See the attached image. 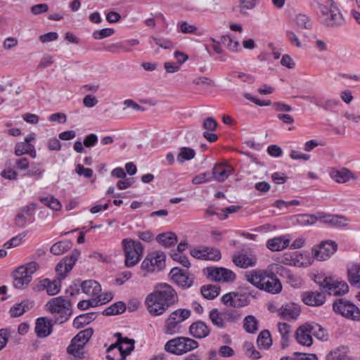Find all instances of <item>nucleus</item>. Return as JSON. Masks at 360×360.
Masks as SVG:
<instances>
[{"mask_svg":"<svg viewBox=\"0 0 360 360\" xmlns=\"http://www.w3.org/2000/svg\"><path fill=\"white\" fill-rule=\"evenodd\" d=\"M178 300L176 290L171 285L162 283L146 296L145 304L150 314L156 316L163 314Z\"/></svg>","mask_w":360,"mask_h":360,"instance_id":"nucleus-1","label":"nucleus"},{"mask_svg":"<svg viewBox=\"0 0 360 360\" xmlns=\"http://www.w3.org/2000/svg\"><path fill=\"white\" fill-rule=\"evenodd\" d=\"M46 311L54 316L55 323H63L72 314L71 302L63 296L50 299L45 304Z\"/></svg>","mask_w":360,"mask_h":360,"instance_id":"nucleus-2","label":"nucleus"},{"mask_svg":"<svg viewBox=\"0 0 360 360\" xmlns=\"http://www.w3.org/2000/svg\"><path fill=\"white\" fill-rule=\"evenodd\" d=\"M199 347L198 341L188 337L179 336L168 340L165 345V350L170 354L182 356Z\"/></svg>","mask_w":360,"mask_h":360,"instance_id":"nucleus-3","label":"nucleus"},{"mask_svg":"<svg viewBox=\"0 0 360 360\" xmlns=\"http://www.w3.org/2000/svg\"><path fill=\"white\" fill-rule=\"evenodd\" d=\"M322 23L328 27H338L345 23V19L334 0H327L326 4H319Z\"/></svg>","mask_w":360,"mask_h":360,"instance_id":"nucleus-4","label":"nucleus"},{"mask_svg":"<svg viewBox=\"0 0 360 360\" xmlns=\"http://www.w3.org/2000/svg\"><path fill=\"white\" fill-rule=\"evenodd\" d=\"M93 333V328H88L79 332L72 339L67 347V353L73 356V360H82L84 358V347L92 337Z\"/></svg>","mask_w":360,"mask_h":360,"instance_id":"nucleus-5","label":"nucleus"},{"mask_svg":"<svg viewBox=\"0 0 360 360\" xmlns=\"http://www.w3.org/2000/svg\"><path fill=\"white\" fill-rule=\"evenodd\" d=\"M39 267L36 262H30L17 268L13 273V286L18 289L26 288Z\"/></svg>","mask_w":360,"mask_h":360,"instance_id":"nucleus-6","label":"nucleus"},{"mask_svg":"<svg viewBox=\"0 0 360 360\" xmlns=\"http://www.w3.org/2000/svg\"><path fill=\"white\" fill-rule=\"evenodd\" d=\"M114 336L117 338V342L107 349L106 358L108 360H115V356H111L110 353L117 349L120 356L119 360H125L126 356L134 350L135 341L133 339L123 338L120 333H115Z\"/></svg>","mask_w":360,"mask_h":360,"instance_id":"nucleus-7","label":"nucleus"},{"mask_svg":"<svg viewBox=\"0 0 360 360\" xmlns=\"http://www.w3.org/2000/svg\"><path fill=\"white\" fill-rule=\"evenodd\" d=\"M191 311L187 309H178L172 311L165 320L164 332L168 335H174L179 332L180 323L191 316Z\"/></svg>","mask_w":360,"mask_h":360,"instance_id":"nucleus-8","label":"nucleus"},{"mask_svg":"<svg viewBox=\"0 0 360 360\" xmlns=\"http://www.w3.org/2000/svg\"><path fill=\"white\" fill-rule=\"evenodd\" d=\"M122 243L125 255V265L127 267L136 265L143 254L142 244L128 238L123 239Z\"/></svg>","mask_w":360,"mask_h":360,"instance_id":"nucleus-9","label":"nucleus"},{"mask_svg":"<svg viewBox=\"0 0 360 360\" xmlns=\"http://www.w3.org/2000/svg\"><path fill=\"white\" fill-rule=\"evenodd\" d=\"M165 254L162 251L149 252L141 263V267L148 272L161 271L165 266Z\"/></svg>","mask_w":360,"mask_h":360,"instance_id":"nucleus-10","label":"nucleus"},{"mask_svg":"<svg viewBox=\"0 0 360 360\" xmlns=\"http://www.w3.org/2000/svg\"><path fill=\"white\" fill-rule=\"evenodd\" d=\"M333 307L335 313L347 319L360 321L359 309L348 300L340 298L334 302Z\"/></svg>","mask_w":360,"mask_h":360,"instance_id":"nucleus-11","label":"nucleus"},{"mask_svg":"<svg viewBox=\"0 0 360 360\" xmlns=\"http://www.w3.org/2000/svg\"><path fill=\"white\" fill-rule=\"evenodd\" d=\"M320 288L325 290L329 295H342L349 290V286L345 281H338L332 278L326 277L320 282Z\"/></svg>","mask_w":360,"mask_h":360,"instance_id":"nucleus-12","label":"nucleus"},{"mask_svg":"<svg viewBox=\"0 0 360 360\" xmlns=\"http://www.w3.org/2000/svg\"><path fill=\"white\" fill-rule=\"evenodd\" d=\"M207 277L217 282H233L236 279V274L230 269L223 267H207Z\"/></svg>","mask_w":360,"mask_h":360,"instance_id":"nucleus-13","label":"nucleus"},{"mask_svg":"<svg viewBox=\"0 0 360 360\" xmlns=\"http://www.w3.org/2000/svg\"><path fill=\"white\" fill-rule=\"evenodd\" d=\"M337 248L338 245L335 242L332 240L323 241L319 246L313 248V255L319 261H325L336 252Z\"/></svg>","mask_w":360,"mask_h":360,"instance_id":"nucleus-14","label":"nucleus"},{"mask_svg":"<svg viewBox=\"0 0 360 360\" xmlns=\"http://www.w3.org/2000/svg\"><path fill=\"white\" fill-rule=\"evenodd\" d=\"M226 307L235 308L243 307L249 304V300L245 294L238 292H231L224 295L221 299Z\"/></svg>","mask_w":360,"mask_h":360,"instance_id":"nucleus-15","label":"nucleus"},{"mask_svg":"<svg viewBox=\"0 0 360 360\" xmlns=\"http://www.w3.org/2000/svg\"><path fill=\"white\" fill-rule=\"evenodd\" d=\"M271 271L272 272L270 274H266L260 290L271 294H278L282 290V285L280 280L276 276V272Z\"/></svg>","mask_w":360,"mask_h":360,"instance_id":"nucleus-16","label":"nucleus"},{"mask_svg":"<svg viewBox=\"0 0 360 360\" xmlns=\"http://www.w3.org/2000/svg\"><path fill=\"white\" fill-rule=\"evenodd\" d=\"M270 266L271 270H273L276 274L286 278L287 282L292 287L299 288L301 286V279L293 275L288 268L278 264H273Z\"/></svg>","mask_w":360,"mask_h":360,"instance_id":"nucleus-17","label":"nucleus"},{"mask_svg":"<svg viewBox=\"0 0 360 360\" xmlns=\"http://www.w3.org/2000/svg\"><path fill=\"white\" fill-rule=\"evenodd\" d=\"M309 323L300 326L295 332V339L303 346L309 347L313 344L312 333Z\"/></svg>","mask_w":360,"mask_h":360,"instance_id":"nucleus-18","label":"nucleus"},{"mask_svg":"<svg viewBox=\"0 0 360 360\" xmlns=\"http://www.w3.org/2000/svg\"><path fill=\"white\" fill-rule=\"evenodd\" d=\"M172 281L182 288H190L193 284V279L179 267H174L169 272Z\"/></svg>","mask_w":360,"mask_h":360,"instance_id":"nucleus-19","label":"nucleus"},{"mask_svg":"<svg viewBox=\"0 0 360 360\" xmlns=\"http://www.w3.org/2000/svg\"><path fill=\"white\" fill-rule=\"evenodd\" d=\"M300 307L293 302L283 304L278 310V316L288 321L296 320L300 316Z\"/></svg>","mask_w":360,"mask_h":360,"instance_id":"nucleus-20","label":"nucleus"},{"mask_svg":"<svg viewBox=\"0 0 360 360\" xmlns=\"http://www.w3.org/2000/svg\"><path fill=\"white\" fill-rule=\"evenodd\" d=\"M233 169L231 165L226 164H216L212 171V180L219 182L224 181L231 174Z\"/></svg>","mask_w":360,"mask_h":360,"instance_id":"nucleus-21","label":"nucleus"},{"mask_svg":"<svg viewBox=\"0 0 360 360\" xmlns=\"http://www.w3.org/2000/svg\"><path fill=\"white\" fill-rule=\"evenodd\" d=\"M302 302L309 306L319 307L325 303V295L318 291H307L302 295Z\"/></svg>","mask_w":360,"mask_h":360,"instance_id":"nucleus-22","label":"nucleus"},{"mask_svg":"<svg viewBox=\"0 0 360 360\" xmlns=\"http://www.w3.org/2000/svg\"><path fill=\"white\" fill-rule=\"evenodd\" d=\"M330 176L338 184H345L350 179H356V176L346 167H342L340 169H332L330 172Z\"/></svg>","mask_w":360,"mask_h":360,"instance_id":"nucleus-23","label":"nucleus"},{"mask_svg":"<svg viewBox=\"0 0 360 360\" xmlns=\"http://www.w3.org/2000/svg\"><path fill=\"white\" fill-rule=\"evenodd\" d=\"M52 321L46 317H41L37 319L35 323V333L39 338H46L49 336L53 330Z\"/></svg>","mask_w":360,"mask_h":360,"instance_id":"nucleus-24","label":"nucleus"},{"mask_svg":"<svg viewBox=\"0 0 360 360\" xmlns=\"http://www.w3.org/2000/svg\"><path fill=\"white\" fill-rule=\"evenodd\" d=\"M319 220L324 224L336 228L344 227L348 224V219L342 215L320 214Z\"/></svg>","mask_w":360,"mask_h":360,"instance_id":"nucleus-25","label":"nucleus"},{"mask_svg":"<svg viewBox=\"0 0 360 360\" xmlns=\"http://www.w3.org/2000/svg\"><path fill=\"white\" fill-rule=\"evenodd\" d=\"M210 333V328L202 321L194 322L189 327V334L195 338H205L209 335Z\"/></svg>","mask_w":360,"mask_h":360,"instance_id":"nucleus-26","label":"nucleus"},{"mask_svg":"<svg viewBox=\"0 0 360 360\" xmlns=\"http://www.w3.org/2000/svg\"><path fill=\"white\" fill-rule=\"evenodd\" d=\"M257 259L256 256L252 255L240 254L234 256L233 258V263L240 268L246 269L254 266L257 264Z\"/></svg>","mask_w":360,"mask_h":360,"instance_id":"nucleus-27","label":"nucleus"},{"mask_svg":"<svg viewBox=\"0 0 360 360\" xmlns=\"http://www.w3.org/2000/svg\"><path fill=\"white\" fill-rule=\"evenodd\" d=\"M290 241L285 236L275 237L268 240L266 247L271 251H281L289 245Z\"/></svg>","mask_w":360,"mask_h":360,"instance_id":"nucleus-28","label":"nucleus"},{"mask_svg":"<svg viewBox=\"0 0 360 360\" xmlns=\"http://www.w3.org/2000/svg\"><path fill=\"white\" fill-rule=\"evenodd\" d=\"M36 204L32 203L20 208L15 217V223L18 226H23L27 219L32 216L36 209Z\"/></svg>","mask_w":360,"mask_h":360,"instance_id":"nucleus-29","label":"nucleus"},{"mask_svg":"<svg viewBox=\"0 0 360 360\" xmlns=\"http://www.w3.org/2000/svg\"><path fill=\"white\" fill-rule=\"evenodd\" d=\"M82 292L89 296H97L101 292V285L94 280L84 281L81 283Z\"/></svg>","mask_w":360,"mask_h":360,"instance_id":"nucleus-30","label":"nucleus"},{"mask_svg":"<svg viewBox=\"0 0 360 360\" xmlns=\"http://www.w3.org/2000/svg\"><path fill=\"white\" fill-rule=\"evenodd\" d=\"M34 306V302L23 300L20 303L15 304L10 309V314L12 317H18L25 312L30 310Z\"/></svg>","mask_w":360,"mask_h":360,"instance_id":"nucleus-31","label":"nucleus"},{"mask_svg":"<svg viewBox=\"0 0 360 360\" xmlns=\"http://www.w3.org/2000/svg\"><path fill=\"white\" fill-rule=\"evenodd\" d=\"M156 240L163 247L170 248L178 242V238L174 233L166 232L158 235Z\"/></svg>","mask_w":360,"mask_h":360,"instance_id":"nucleus-32","label":"nucleus"},{"mask_svg":"<svg viewBox=\"0 0 360 360\" xmlns=\"http://www.w3.org/2000/svg\"><path fill=\"white\" fill-rule=\"evenodd\" d=\"M97 317L96 312H89L77 316L73 321V326L77 329L89 324Z\"/></svg>","mask_w":360,"mask_h":360,"instance_id":"nucleus-33","label":"nucleus"},{"mask_svg":"<svg viewBox=\"0 0 360 360\" xmlns=\"http://www.w3.org/2000/svg\"><path fill=\"white\" fill-rule=\"evenodd\" d=\"M265 275L261 271L252 270L246 273L245 278L250 283L260 289Z\"/></svg>","mask_w":360,"mask_h":360,"instance_id":"nucleus-34","label":"nucleus"},{"mask_svg":"<svg viewBox=\"0 0 360 360\" xmlns=\"http://www.w3.org/2000/svg\"><path fill=\"white\" fill-rule=\"evenodd\" d=\"M220 288L216 285H206L201 287L202 295L207 300H213L219 294Z\"/></svg>","mask_w":360,"mask_h":360,"instance_id":"nucleus-35","label":"nucleus"},{"mask_svg":"<svg viewBox=\"0 0 360 360\" xmlns=\"http://www.w3.org/2000/svg\"><path fill=\"white\" fill-rule=\"evenodd\" d=\"M72 247L70 240H62L54 243L50 248V251L55 255H60L69 250Z\"/></svg>","mask_w":360,"mask_h":360,"instance_id":"nucleus-36","label":"nucleus"},{"mask_svg":"<svg viewBox=\"0 0 360 360\" xmlns=\"http://www.w3.org/2000/svg\"><path fill=\"white\" fill-rule=\"evenodd\" d=\"M327 360H352L347 356V348L345 347H340L330 352L326 356Z\"/></svg>","mask_w":360,"mask_h":360,"instance_id":"nucleus-37","label":"nucleus"},{"mask_svg":"<svg viewBox=\"0 0 360 360\" xmlns=\"http://www.w3.org/2000/svg\"><path fill=\"white\" fill-rule=\"evenodd\" d=\"M348 280L352 285L360 287L359 264H354L348 269Z\"/></svg>","mask_w":360,"mask_h":360,"instance_id":"nucleus-38","label":"nucleus"},{"mask_svg":"<svg viewBox=\"0 0 360 360\" xmlns=\"http://www.w3.org/2000/svg\"><path fill=\"white\" fill-rule=\"evenodd\" d=\"M278 328L281 335V347L284 349L288 345L290 326L286 323H278Z\"/></svg>","mask_w":360,"mask_h":360,"instance_id":"nucleus-39","label":"nucleus"},{"mask_svg":"<svg viewBox=\"0 0 360 360\" xmlns=\"http://www.w3.org/2000/svg\"><path fill=\"white\" fill-rule=\"evenodd\" d=\"M257 343L259 348L268 349L272 344L269 331L262 330L258 335Z\"/></svg>","mask_w":360,"mask_h":360,"instance_id":"nucleus-40","label":"nucleus"},{"mask_svg":"<svg viewBox=\"0 0 360 360\" xmlns=\"http://www.w3.org/2000/svg\"><path fill=\"white\" fill-rule=\"evenodd\" d=\"M195 156V151L189 147H182L179 149V152L176 157V160L179 163L188 161L193 159Z\"/></svg>","mask_w":360,"mask_h":360,"instance_id":"nucleus-41","label":"nucleus"},{"mask_svg":"<svg viewBox=\"0 0 360 360\" xmlns=\"http://www.w3.org/2000/svg\"><path fill=\"white\" fill-rule=\"evenodd\" d=\"M126 310V305L122 302H117L106 308L103 314L105 316L120 314Z\"/></svg>","mask_w":360,"mask_h":360,"instance_id":"nucleus-42","label":"nucleus"},{"mask_svg":"<svg viewBox=\"0 0 360 360\" xmlns=\"http://www.w3.org/2000/svg\"><path fill=\"white\" fill-rule=\"evenodd\" d=\"M301 98L307 100L311 103L315 104L317 106L322 107L325 109H328L333 106H336L338 104V101L334 99H330L325 102L324 104H322L316 97L314 96H300Z\"/></svg>","mask_w":360,"mask_h":360,"instance_id":"nucleus-43","label":"nucleus"},{"mask_svg":"<svg viewBox=\"0 0 360 360\" xmlns=\"http://www.w3.org/2000/svg\"><path fill=\"white\" fill-rule=\"evenodd\" d=\"M209 318L214 326H216L219 328H225V321H224L222 315L219 313L217 309H212L210 311Z\"/></svg>","mask_w":360,"mask_h":360,"instance_id":"nucleus-44","label":"nucleus"},{"mask_svg":"<svg viewBox=\"0 0 360 360\" xmlns=\"http://www.w3.org/2000/svg\"><path fill=\"white\" fill-rule=\"evenodd\" d=\"M311 325V330L312 335L316 337L317 339L321 340H327V333L325 328H323L321 325L316 323H309Z\"/></svg>","mask_w":360,"mask_h":360,"instance_id":"nucleus-45","label":"nucleus"},{"mask_svg":"<svg viewBox=\"0 0 360 360\" xmlns=\"http://www.w3.org/2000/svg\"><path fill=\"white\" fill-rule=\"evenodd\" d=\"M244 329L249 333H255L257 328V321L253 316H248L244 319Z\"/></svg>","mask_w":360,"mask_h":360,"instance_id":"nucleus-46","label":"nucleus"},{"mask_svg":"<svg viewBox=\"0 0 360 360\" xmlns=\"http://www.w3.org/2000/svg\"><path fill=\"white\" fill-rule=\"evenodd\" d=\"M205 260L218 261L221 259L220 251L214 248L204 247Z\"/></svg>","mask_w":360,"mask_h":360,"instance_id":"nucleus-47","label":"nucleus"},{"mask_svg":"<svg viewBox=\"0 0 360 360\" xmlns=\"http://www.w3.org/2000/svg\"><path fill=\"white\" fill-rule=\"evenodd\" d=\"M60 280L55 279L51 281L49 279V283H46V291L49 295H55L60 290Z\"/></svg>","mask_w":360,"mask_h":360,"instance_id":"nucleus-48","label":"nucleus"},{"mask_svg":"<svg viewBox=\"0 0 360 360\" xmlns=\"http://www.w3.org/2000/svg\"><path fill=\"white\" fill-rule=\"evenodd\" d=\"M40 201L53 210L57 211L61 208V204L59 200L53 196L41 197L40 198Z\"/></svg>","mask_w":360,"mask_h":360,"instance_id":"nucleus-49","label":"nucleus"},{"mask_svg":"<svg viewBox=\"0 0 360 360\" xmlns=\"http://www.w3.org/2000/svg\"><path fill=\"white\" fill-rule=\"evenodd\" d=\"M79 255L80 252L77 250H75L70 257H67L64 259V261L62 262L66 265V271H70L72 270Z\"/></svg>","mask_w":360,"mask_h":360,"instance_id":"nucleus-50","label":"nucleus"},{"mask_svg":"<svg viewBox=\"0 0 360 360\" xmlns=\"http://www.w3.org/2000/svg\"><path fill=\"white\" fill-rule=\"evenodd\" d=\"M320 214L316 216L314 214H302L299 217V222L304 226L313 225L319 220Z\"/></svg>","mask_w":360,"mask_h":360,"instance_id":"nucleus-51","label":"nucleus"},{"mask_svg":"<svg viewBox=\"0 0 360 360\" xmlns=\"http://www.w3.org/2000/svg\"><path fill=\"white\" fill-rule=\"evenodd\" d=\"M221 43L226 46L229 50L232 51H237L239 48V43L237 41H233L229 36H222Z\"/></svg>","mask_w":360,"mask_h":360,"instance_id":"nucleus-52","label":"nucleus"},{"mask_svg":"<svg viewBox=\"0 0 360 360\" xmlns=\"http://www.w3.org/2000/svg\"><path fill=\"white\" fill-rule=\"evenodd\" d=\"M33 145L31 143H27L26 142L18 143L15 148V154L17 156H20L27 153L29 150L32 149Z\"/></svg>","mask_w":360,"mask_h":360,"instance_id":"nucleus-53","label":"nucleus"},{"mask_svg":"<svg viewBox=\"0 0 360 360\" xmlns=\"http://www.w3.org/2000/svg\"><path fill=\"white\" fill-rule=\"evenodd\" d=\"M212 180V177L211 174L209 172H204L195 176L192 179V183L193 184H200L211 181Z\"/></svg>","mask_w":360,"mask_h":360,"instance_id":"nucleus-54","label":"nucleus"},{"mask_svg":"<svg viewBox=\"0 0 360 360\" xmlns=\"http://www.w3.org/2000/svg\"><path fill=\"white\" fill-rule=\"evenodd\" d=\"M14 333V331H11L8 328L0 330V350L6 346L8 338L12 336V334Z\"/></svg>","mask_w":360,"mask_h":360,"instance_id":"nucleus-55","label":"nucleus"},{"mask_svg":"<svg viewBox=\"0 0 360 360\" xmlns=\"http://www.w3.org/2000/svg\"><path fill=\"white\" fill-rule=\"evenodd\" d=\"M115 31L112 28H104L101 30H96L93 33V37L95 39H102L110 37L114 34Z\"/></svg>","mask_w":360,"mask_h":360,"instance_id":"nucleus-56","label":"nucleus"},{"mask_svg":"<svg viewBox=\"0 0 360 360\" xmlns=\"http://www.w3.org/2000/svg\"><path fill=\"white\" fill-rule=\"evenodd\" d=\"M44 172V169H41L40 167V164L39 163H32L31 165L30 169L27 172V175L30 176H37L40 178L43 173Z\"/></svg>","mask_w":360,"mask_h":360,"instance_id":"nucleus-57","label":"nucleus"},{"mask_svg":"<svg viewBox=\"0 0 360 360\" xmlns=\"http://www.w3.org/2000/svg\"><path fill=\"white\" fill-rule=\"evenodd\" d=\"M217 127V122L212 117H207L202 122V127L207 131H213L216 129Z\"/></svg>","mask_w":360,"mask_h":360,"instance_id":"nucleus-58","label":"nucleus"},{"mask_svg":"<svg viewBox=\"0 0 360 360\" xmlns=\"http://www.w3.org/2000/svg\"><path fill=\"white\" fill-rule=\"evenodd\" d=\"M297 24L298 26L309 29L311 27V22L309 17L305 15L299 14L296 18Z\"/></svg>","mask_w":360,"mask_h":360,"instance_id":"nucleus-59","label":"nucleus"},{"mask_svg":"<svg viewBox=\"0 0 360 360\" xmlns=\"http://www.w3.org/2000/svg\"><path fill=\"white\" fill-rule=\"evenodd\" d=\"M98 142V136L95 134H90L85 136L83 144L86 148H91L96 146Z\"/></svg>","mask_w":360,"mask_h":360,"instance_id":"nucleus-60","label":"nucleus"},{"mask_svg":"<svg viewBox=\"0 0 360 360\" xmlns=\"http://www.w3.org/2000/svg\"><path fill=\"white\" fill-rule=\"evenodd\" d=\"M75 172L77 174L83 175L86 178H91L93 176V170L90 168H85L82 165L78 164L76 166Z\"/></svg>","mask_w":360,"mask_h":360,"instance_id":"nucleus-61","label":"nucleus"},{"mask_svg":"<svg viewBox=\"0 0 360 360\" xmlns=\"http://www.w3.org/2000/svg\"><path fill=\"white\" fill-rule=\"evenodd\" d=\"M172 258L179 262L180 264H181L184 266L185 267H189L190 266V262L188 261V257L184 255H182L181 253H177V252H174L173 254H172Z\"/></svg>","mask_w":360,"mask_h":360,"instance_id":"nucleus-62","label":"nucleus"},{"mask_svg":"<svg viewBox=\"0 0 360 360\" xmlns=\"http://www.w3.org/2000/svg\"><path fill=\"white\" fill-rule=\"evenodd\" d=\"M153 41L155 42V44L159 46L161 48H163L165 49H172L174 47L173 43L169 41V39H165L162 38H152Z\"/></svg>","mask_w":360,"mask_h":360,"instance_id":"nucleus-63","label":"nucleus"},{"mask_svg":"<svg viewBox=\"0 0 360 360\" xmlns=\"http://www.w3.org/2000/svg\"><path fill=\"white\" fill-rule=\"evenodd\" d=\"M0 175L6 179L15 180L17 179L18 174L13 169L8 168L1 171Z\"/></svg>","mask_w":360,"mask_h":360,"instance_id":"nucleus-64","label":"nucleus"}]
</instances>
